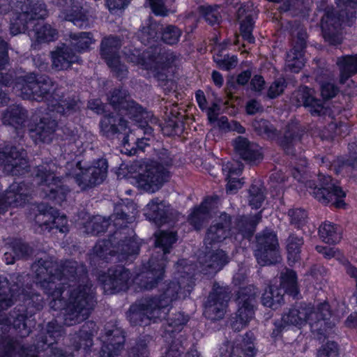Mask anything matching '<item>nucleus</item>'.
Returning <instances> with one entry per match:
<instances>
[{
  "label": "nucleus",
  "mask_w": 357,
  "mask_h": 357,
  "mask_svg": "<svg viewBox=\"0 0 357 357\" xmlns=\"http://www.w3.org/2000/svg\"><path fill=\"white\" fill-rule=\"evenodd\" d=\"M60 328L56 321L49 322L45 331L38 335L36 344L27 347L16 340L2 336L0 337V357H38V353L48 349L50 356L63 357L62 350L53 346L61 336Z\"/></svg>",
  "instance_id": "f257e3e1"
},
{
  "label": "nucleus",
  "mask_w": 357,
  "mask_h": 357,
  "mask_svg": "<svg viewBox=\"0 0 357 357\" xmlns=\"http://www.w3.org/2000/svg\"><path fill=\"white\" fill-rule=\"evenodd\" d=\"M107 100L112 108L120 115L129 116L137 123V130L143 131L145 135H151L153 127L146 121L150 116L144 108L132 99L130 94L123 87L116 88L110 91L107 95Z\"/></svg>",
  "instance_id": "f03ea898"
},
{
  "label": "nucleus",
  "mask_w": 357,
  "mask_h": 357,
  "mask_svg": "<svg viewBox=\"0 0 357 357\" xmlns=\"http://www.w3.org/2000/svg\"><path fill=\"white\" fill-rule=\"evenodd\" d=\"M10 6L13 15L10 33L13 36L24 33L29 23L47 16L45 4L39 0H12Z\"/></svg>",
  "instance_id": "7ed1b4c3"
},
{
  "label": "nucleus",
  "mask_w": 357,
  "mask_h": 357,
  "mask_svg": "<svg viewBox=\"0 0 357 357\" xmlns=\"http://www.w3.org/2000/svg\"><path fill=\"white\" fill-rule=\"evenodd\" d=\"M137 210L136 204L129 202L128 204H120L115 206L114 211L109 218L101 215L89 218L84 223V231L92 235H98L107 231L110 222L114 227L122 228L128 224L132 223L136 218Z\"/></svg>",
  "instance_id": "20e7f679"
},
{
  "label": "nucleus",
  "mask_w": 357,
  "mask_h": 357,
  "mask_svg": "<svg viewBox=\"0 0 357 357\" xmlns=\"http://www.w3.org/2000/svg\"><path fill=\"white\" fill-rule=\"evenodd\" d=\"M13 89L23 99L41 102L47 100L54 91V82L45 75L33 73L17 77Z\"/></svg>",
  "instance_id": "39448f33"
},
{
  "label": "nucleus",
  "mask_w": 357,
  "mask_h": 357,
  "mask_svg": "<svg viewBox=\"0 0 357 357\" xmlns=\"http://www.w3.org/2000/svg\"><path fill=\"white\" fill-rule=\"evenodd\" d=\"M292 175L298 181L304 183L307 188L313 190L314 197L322 204H331L338 208L345 205L342 199L345 197V192L333 182L331 176L319 175V184H316L313 181L306 180L297 169H294Z\"/></svg>",
  "instance_id": "423d86ee"
},
{
  "label": "nucleus",
  "mask_w": 357,
  "mask_h": 357,
  "mask_svg": "<svg viewBox=\"0 0 357 357\" xmlns=\"http://www.w3.org/2000/svg\"><path fill=\"white\" fill-rule=\"evenodd\" d=\"M166 306L159 298H144L132 304L128 312V317L132 325L147 326L151 321L165 318Z\"/></svg>",
  "instance_id": "0eeeda50"
},
{
  "label": "nucleus",
  "mask_w": 357,
  "mask_h": 357,
  "mask_svg": "<svg viewBox=\"0 0 357 357\" xmlns=\"http://www.w3.org/2000/svg\"><path fill=\"white\" fill-rule=\"evenodd\" d=\"M32 270L36 274L37 282L45 292L52 293L56 298L61 293L56 289L55 280L61 278L59 262L52 257L40 258L32 264Z\"/></svg>",
  "instance_id": "6e6552de"
},
{
  "label": "nucleus",
  "mask_w": 357,
  "mask_h": 357,
  "mask_svg": "<svg viewBox=\"0 0 357 357\" xmlns=\"http://www.w3.org/2000/svg\"><path fill=\"white\" fill-rule=\"evenodd\" d=\"M34 173L38 184L44 186L43 191L46 197L52 200L58 199L59 202L64 199L65 192L60 185L59 176H56L60 174V172L54 162L36 167Z\"/></svg>",
  "instance_id": "1a4fd4ad"
},
{
  "label": "nucleus",
  "mask_w": 357,
  "mask_h": 357,
  "mask_svg": "<svg viewBox=\"0 0 357 357\" xmlns=\"http://www.w3.org/2000/svg\"><path fill=\"white\" fill-rule=\"evenodd\" d=\"M126 227L117 228L111 235L112 252L120 262L132 260L139 252V244L135 238L134 231Z\"/></svg>",
  "instance_id": "9d476101"
},
{
  "label": "nucleus",
  "mask_w": 357,
  "mask_h": 357,
  "mask_svg": "<svg viewBox=\"0 0 357 357\" xmlns=\"http://www.w3.org/2000/svg\"><path fill=\"white\" fill-rule=\"evenodd\" d=\"M170 172L168 169L158 161H151L144 164L142 172L137 178V185L149 192H155L168 181Z\"/></svg>",
  "instance_id": "9b49d317"
},
{
  "label": "nucleus",
  "mask_w": 357,
  "mask_h": 357,
  "mask_svg": "<svg viewBox=\"0 0 357 357\" xmlns=\"http://www.w3.org/2000/svg\"><path fill=\"white\" fill-rule=\"evenodd\" d=\"M100 131L103 135L110 137L117 135L119 139L122 138V144L124 149L123 151L129 155H135L136 149H128L126 146L128 144L130 134L132 130L128 127V122L123 117H117L113 114L105 115L100 121Z\"/></svg>",
  "instance_id": "f8f14e48"
},
{
  "label": "nucleus",
  "mask_w": 357,
  "mask_h": 357,
  "mask_svg": "<svg viewBox=\"0 0 357 357\" xmlns=\"http://www.w3.org/2000/svg\"><path fill=\"white\" fill-rule=\"evenodd\" d=\"M291 101L296 107L303 106L312 116H322L330 114V109L326 103L318 99L314 89L307 86H300L291 96Z\"/></svg>",
  "instance_id": "ddd939ff"
},
{
  "label": "nucleus",
  "mask_w": 357,
  "mask_h": 357,
  "mask_svg": "<svg viewBox=\"0 0 357 357\" xmlns=\"http://www.w3.org/2000/svg\"><path fill=\"white\" fill-rule=\"evenodd\" d=\"M76 167L80 171L75 179L79 188L85 190L93 188L103 182L107 174V162L105 159L98 160L94 165L83 169L81 162H76Z\"/></svg>",
  "instance_id": "4468645a"
},
{
  "label": "nucleus",
  "mask_w": 357,
  "mask_h": 357,
  "mask_svg": "<svg viewBox=\"0 0 357 357\" xmlns=\"http://www.w3.org/2000/svg\"><path fill=\"white\" fill-rule=\"evenodd\" d=\"M230 298V291L228 288L215 283L213 291L209 294L204 305V316L211 320L222 319Z\"/></svg>",
  "instance_id": "2eb2a0df"
},
{
  "label": "nucleus",
  "mask_w": 357,
  "mask_h": 357,
  "mask_svg": "<svg viewBox=\"0 0 357 357\" xmlns=\"http://www.w3.org/2000/svg\"><path fill=\"white\" fill-rule=\"evenodd\" d=\"M24 155L22 149L20 151L15 146H6L0 151V166L8 174H23L29 167Z\"/></svg>",
  "instance_id": "dca6fc26"
},
{
  "label": "nucleus",
  "mask_w": 357,
  "mask_h": 357,
  "mask_svg": "<svg viewBox=\"0 0 357 357\" xmlns=\"http://www.w3.org/2000/svg\"><path fill=\"white\" fill-rule=\"evenodd\" d=\"M156 257H151L146 269L137 275L136 283L144 290H151L163 280L166 264L156 260Z\"/></svg>",
  "instance_id": "f3484780"
},
{
  "label": "nucleus",
  "mask_w": 357,
  "mask_h": 357,
  "mask_svg": "<svg viewBox=\"0 0 357 357\" xmlns=\"http://www.w3.org/2000/svg\"><path fill=\"white\" fill-rule=\"evenodd\" d=\"M320 26L324 40L331 45L339 44L341 42L340 37V19L337 12L330 6L324 8Z\"/></svg>",
  "instance_id": "a211bd4d"
},
{
  "label": "nucleus",
  "mask_w": 357,
  "mask_h": 357,
  "mask_svg": "<svg viewBox=\"0 0 357 357\" xmlns=\"http://www.w3.org/2000/svg\"><path fill=\"white\" fill-rule=\"evenodd\" d=\"M102 340L103 344L100 351V357L117 356L124 347V332L116 326H112V328H105Z\"/></svg>",
  "instance_id": "6ab92c4d"
},
{
  "label": "nucleus",
  "mask_w": 357,
  "mask_h": 357,
  "mask_svg": "<svg viewBox=\"0 0 357 357\" xmlns=\"http://www.w3.org/2000/svg\"><path fill=\"white\" fill-rule=\"evenodd\" d=\"M8 280L4 277L0 276V311L10 307L17 298H20V297H22L23 300H33L34 297H36V300L38 301V298L40 297L38 294H33L24 288H20L17 284H13L8 289V291L6 292L3 289L8 288Z\"/></svg>",
  "instance_id": "aec40b11"
},
{
  "label": "nucleus",
  "mask_w": 357,
  "mask_h": 357,
  "mask_svg": "<svg viewBox=\"0 0 357 357\" xmlns=\"http://www.w3.org/2000/svg\"><path fill=\"white\" fill-rule=\"evenodd\" d=\"M130 273L122 266H116L108 269L103 280V289L107 294H115L128 288Z\"/></svg>",
  "instance_id": "412c9836"
},
{
  "label": "nucleus",
  "mask_w": 357,
  "mask_h": 357,
  "mask_svg": "<svg viewBox=\"0 0 357 357\" xmlns=\"http://www.w3.org/2000/svg\"><path fill=\"white\" fill-rule=\"evenodd\" d=\"M306 303H301L290 307L282 314L280 322L275 323L272 335L277 337L283 330L284 326L301 327L306 324Z\"/></svg>",
  "instance_id": "4be33fe9"
},
{
  "label": "nucleus",
  "mask_w": 357,
  "mask_h": 357,
  "mask_svg": "<svg viewBox=\"0 0 357 357\" xmlns=\"http://www.w3.org/2000/svg\"><path fill=\"white\" fill-rule=\"evenodd\" d=\"M257 291L253 287L241 288L237 296L238 310L236 316L243 321L250 322L255 314V303Z\"/></svg>",
  "instance_id": "5701e85b"
},
{
  "label": "nucleus",
  "mask_w": 357,
  "mask_h": 357,
  "mask_svg": "<svg viewBox=\"0 0 357 357\" xmlns=\"http://www.w3.org/2000/svg\"><path fill=\"white\" fill-rule=\"evenodd\" d=\"M12 324L21 337H26L31 331V320L27 317L24 308H15L10 312L8 317L0 315V331H6Z\"/></svg>",
  "instance_id": "b1692460"
},
{
  "label": "nucleus",
  "mask_w": 357,
  "mask_h": 357,
  "mask_svg": "<svg viewBox=\"0 0 357 357\" xmlns=\"http://www.w3.org/2000/svg\"><path fill=\"white\" fill-rule=\"evenodd\" d=\"M68 298L66 303L74 305L77 307H84L91 310L94 306V296L91 286L87 284L77 287L69 284L68 286Z\"/></svg>",
  "instance_id": "393cba45"
},
{
  "label": "nucleus",
  "mask_w": 357,
  "mask_h": 357,
  "mask_svg": "<svg viewBox=\"0 0 357 357\" xmlns=\"http://www.w3.org/2000/svg\"><path fill=\"white\" fill-rule=\"evenodd\" d=\"M52 3L58 7L70 8V10L65 9L62 12L65 20L73 22L79 29L88 26V18L82 12V8L79 5L77 0H52Z\"/></svg>",
  "instance_id": "a878e982"
},
{
  "label": "nucleus",
  "mask_w": 357,
  "mask_h": 357,
  "mask_svg": "<svg viewBox=\"0 0 357 357\" xmlns=\"http://www.w3.org/2000/svg\"><path fill=\"white\" fill-rule=\"evenodd\" d=\"M231 217L226 213L220 216V222L212 225L207 229L204 238L206 249L213 244L220 243L231 234Z\"/></svg>",
  "instance_id": "bb28decb"
},
{
  "label": "nucleus",
  "mask_w": 357,
  "mask_h": 357,
  "mask_svg": "<svg viewBox=\"0 0 357 357\" xmlns=\"http://www.w3.org/2000/svg\"><path fill=\"white\" fill-rule=\"evenodd\" d=\"M236 18L239 23L240 33L243 40L249 44H253L255 37L252 35V31L255 26V20L251 6L248 4L241 5L236 11Z\"/></svg>",
  "instance_id": "cd10ccee"
},
{
  "label": "nucleus",
  "mask_w": 357,
  "mask_h": 357,
  "mask_svg": "<svg viewBox=\"0 0 357 357\" xmlns=\"http://www.w3.org/2000/svg\"><path fill=\"white\" fill-rule=\"evenodd\" d=\"M235 153L243 160L249 163H255L262 160V154L259 146L250 142L247 138L238 136L233 142Z\"/></svg>",
  "instance_id": "c85d7f7f"
},
{
  "label": "nucleus",
  "mask_w": 357,
  "mask_h": 357,
  "mask_svg": "<svg viewBox=\"0 0 357 357\" xmlns=\"http://www.w3.org/2000/svg\"><path fill=\"white\" fill-rule=\"evenodd\" d=\"M57 126L56 120L49 115L45 116L40 119L33 128L30 130L31 137L36 143H49L52 141Z\"/></svg>",
  "instance_id": "c756f323"
},
{
  "label": "nucleus",
  "mask_w": 357,
  "mask_h": 357,
  "mask_svg": "<svg viewBox=\"0 0 357 357\" xmlns=\"http://www.w3.org/2000/svg\"><path fill=\"white\" fill-rule=\"evenodd\" d=\"M261 219V213L254 215L241 216L236 218L232 231V234L235 235V239L241 241L244 238H251L255 231L256 226Z\"/></svg>",
  "instance_id": "7c9ffc66"
},
{
  "label": "nucleus",
  "mask_w": 357,
  "mask_h": 357,
  "mask_svg": "<svg viewBox=\"0 0 357 357\" xmlns=\"http://www.w3.org/2000/svg\"><path fill=\"white\" fill-rule=\"evenodd\" d=\"M155 248L151 257H156V260L167 264V254L170 252L172 245L176 241V233L174 231H160L155 233Z\"/></svg>",
  "instance_id": "2f4dec72"
},
{
  "label": "nucleus",
  "mask_w": 357,
  "mask_h": 357,
  "mask_svg": "<svg viewBox=\"0 0 357 357\" xmlns=\"http://www.w3.org/2000/svg\"><path fill=\"white\" fill-rule=\"evenodd\" d=\"M199 262L202 271L205 273H214L220 271L229 262V257L222 250H217L213 252H207L199 255Z\"/></svg>",
  "instance_id": "473e14b6"
},
{
  "label": "nucleus",
  "mask_w": 357,
  "mask_h": 357,
  "mask_svg": "<svg viewBox=\"0 0 357 357\" xmlns=\"http://www.w3.org/2000/svg\"><path fill=\"white\" fill-rule=\"evenodd\" d=\"M215 199H204L200 205L195 207L188 215V221L195 229L200 230L211 219V210L213 208Z\"/></svg>",
  "instance_id": "72a5a7b5"
},
{
  "label": "nucleus",
  "mask_w": 357,
  "mask_h": 357,
  "mask_svg": "<svg viewBox=\"0 0 357 357\" xmlns=\"http://www.w3.org/2000/svg\"><path fill=\"white\" fill-rule=\"evenodd\" d=\"M52 67L55 70H64L68 69L73 63H79V57L75 54L72 49L65 45L58 47L51 52Z\"/></svg>",
  "instance_id": "f704fd0d"
},
{
  "label": "nucleus",
  "mask_w": 357,
  "mask_h": 357,
  "mask_svg": "<svg viewBox=\"0 0 357 357\" xmlns=\"http://www.w3.org/2000/svg\"><path fill=\"white\" fill-rule=\"evenodd\" d=\"M31 192V188L25 183H13L6 190L4 201L9 206H22L28 202Z\"/></svg>",
  "instance_id": "c9c22d12"
},
{
  "label": "nucleus",
  "mask_w": 357,
  "mask_h": 357,
  "mask_svg": "<svg viewBox=\"0 0 357 357\" xmlns=\"http://www.w3.org/2000/svg\"><path fill=\"white\" fill-rule=\"evenodd\" d=\"M61 278L72 282H85L87 279V271L84 264L75 261H66L59 264Z\"/></svg>",
  "instance_id": "e433bc0d"
},
{
  "label": "nucleus",
  "mask_w": 357,
  "mask_h": 357,
  "mask_svg": "<svg viewBox=\"0 0 357 357\" xmlns=\"http://www.w3.org/2000/svg\"><path fill=\"white\" fill-rule=\"evenodd\" d=\"M185 291L178 280L176 282H165L160 284L159 298L167 307L172 301L181 297L185 298L191 292Z\"/></svg>",
  "instance_id": "4c0bfd02"
},
{
  "label": "nucleus",
  "mask_w": 357,
  "mask_h": 357,
  "mask_svg": "<svg viewBox=\"0 0 357 357\" xmlns=\"http://www.w3.org/2000/svg\"><path fill=\"white\" fill-rule=\"evenodd\" d=\"M149 216L158 227L169 222L171 220L172 213L169 206H166L164 201L159 198L153 199L148 204Z\"/></svg>",
  "instance_id": "58836bf2"
},
{
  "label": "nucleus",
  "mask_w": 357,
  "mask_h": 357,
  "mask_svg": "<svg viewBox=\"0 0 357 357\" xmlns=\"http://www.w3.org/2000/svg\"><path fill=\"white\" fill-rule=\"evenodd\" d=\"M304 130L296 124L288 125L281 137L278 139V144L287 155H294V144L301 140Z\"/></svg>",
  "instance_id": "ea45409f"
},
{
  "label": "nucleus",
  "mask_w": 357,
  "mask_h": 357,
  "mask_svg": "<svg viewBox=\"0 0 357 357\" xmlns=\"http://www.w3.org/2000/svg\"><path fill=\"white\" fill-rule=\"evenodd\" d=\"M82 102L78 96H62L55 103L52 104V110L57 113L68 116L80 111Z\"/></svg>",
  "instance_id": "a19ab883"
},
{
  "label": "nucleus",
  "mask_w": 357,
  "mask_h": 357,
  "mask_svg": "<svg viewBox=\"0 0 357 357\" xmlns=\"http://www.w3.org/2000/svg\"><path fill=\"white\" fill-rule=\"evenodd\" d=\"M177 272L176 279L183 285V288L187 291H191L195 282L193 276L195 272V266L189 264L187 260H179L176 266Z\"/></svg>",
  "instance_id": "79ce46f5"
},
{
  "label": "nucleus",
  "mask_w": 357,
  "mask_h": 357,
  "mask_svg": "<svg viewBox=\"0 0 357 357\" xmlns=\"http://www.w3.org/2000/svg\"><path fill=\"white\" fill-rule=\"evenodd\" d=\"M255 340L252 333H246L241 342H234L229 357L255 356L257 350L254 345Z\"/></svg>",
  "instance_id": "37998d69"
},
{
  "label": "nucleus",
  "mask_w": 357,
  "mask_h": 357,
  "mask_svg": "<svg viewBox=\"0 0 357 357\" xmlns=\"http://www.w3.org/2000/svg\"><path fill=\"white\" fill-rule=\"evenodd\" d=\"M96 333V325L94 322L85 323L74 337L73 345L77 351L83 349H89L93 345V337Z\"/></svg>",
  "instance_id": "c03bdc74"
},
{
  "label": "nucleus",
  "mask_w": 357,
  "mask_h": 357,
  "mask_svg": "<svg viewBox=\"0 0 357 357\" xmlns=\"http://www.w3.org/2000/svg\"><path fill=\"white\" fill-rule=\"evenodd\" d=\"M336 64L340 73V82L342 84L349 77L357 73V55H345L337 57Z\"/></svg>",
  "instance_id": "a18cd8bd"
},
{
  "label": "nucleus",
  "mask_w": 357,
  "mask_h": 357,
  "mask_svg": "<svg viewBox=\"0 0 357 357\" xmlns=\"http://www.w3.org/2000/svg\"><path fill=\"white\" fill-rule=\"evenodd\" d=\"M27 118V112L19 105L8 107L2 115V121L5 125L14 127L22 126Z\"/></svg>",
  "instance_id": "49530a36"
},
{
  "label": "nucleus",
  "mask_w": 357,
  "mask_h": 357,
  "mask_svg": "<svg viewBox=\"0 0 357 357\" xmlns=\"http://www.w3.org/2000/svg\"><path fill=\"white\" fill-rule=\"evenodd\" d=\"M161 29L160 25L149 16L138 30L137 36L140 41L146 45L156 40L158 33Z\"/></svg>",
  "instance_id": "de8ad7c7"
},
{
  "label": "nucleus",
  "mask_w": 357,
  "mask_h": 357,
  "mask_svg": "<svg viewBox=\"0 0 357 357\" xmlns=\"http://www.w3.org/2000/svg\"><path fill=\"white\" fill-rule=\"evenodd\" d=\"M121 45L120 37L116 36L105 37L100 44L101 56L106 62L110 59L119 58V50Z\"/></svg>",
  "instance_id": "09e8293b"
},
{
  "label": "nucleus",
  "mask_w": 357,
  "mask_h": 357,
  "mask_svg": "<svg viewBox=\"0 0 357 357\" xmlns=\"http://www.w3.org/2000/svg\"><path fill=\"white\" fill-rule=\"evenodd\" d=\"M91 310L84 307H77L66 303L63 314V324L68 326L76 325L86 320Z\"/></svg>",
  "instance_id": "8fccbe9b"
},
{
  "label": "nucleus",
  "mask_w": 357,
  "mask_h": 357,
  "mask_svg": "<svg viewBox=\"0 0 357 357\" xmlns=\"http://www.w3.org/2000/svg\"><path fill=\"white\" fill-rule=\"evenodd\" d=\"M113 243L111 241V235L107 239L99 240L90 253V259L93 262L98 260H107L110 257H114V252H112Z\"/></svg>",
  "instance_id": "3c124183"
},
{
  "label": "nucleus",
  "mask_w": 357,
  "mask_h": 357,
  "mask_svg": "<svg viewBox=\"0 0 357 357\" xmlns=\"http://www.w3.org/2000/svg\"><path fill=\"white\" fill-rule=\"evenodd\" d=\"M284 291L278 286L270 285L261 296V303L263 305L277 309L282 303Z\"/></svg>",
  "instance_id": "603ef678"
},
{
  "label": "nucleus",
  "mask_w": 357,
  "mask_h": 357,
  "mask_svg": "<svg viewBox=\"0 0 357 357\" xmlns=\"http://www.w3.org/2000/svg\"><path fill=\"white\" fill-rule=\"evenodd\" d=\"M144 56L156 64L158 68H166L169 67L174 61V56L172 53L162 51L160 48H150Z\"/></svg>",
  "instance_id": "864d4df0"
},
{
  "label": "nucleus",
  "mask_w": 357,
  "mask_h": 357,
  "mask_svg": "<svg viewBox=\"0 0 357 357\" xmlns=\"http://www.w3.org/2000/svg\"><path fill=\"white\" fill-rule=\"evenodd\" d=\"M280 279L281 289L284 291V293L294 296L298 294L297 276L294 271L285 268L281 272Z\"/></svg>",
  "instance_id": "5fc2aeb1"
},
{
  "label": "nucleus",
  "mask_w": 357,
  "mask_h": 357,
  "mask_svg": "<svg viewBox=\"0 0 357 357\" xmlns=\"http://www.w3.org/2000/svg\"><path fill=\"white\" fill-rule=\"evenodd\" d=\"M255 257L261 266L275 264L281 261L280 248L257 249Z\"/></svg>",
  "instance_id": "6e6d98bb"
},
{
  "label": "nucleus",
  "mask_w": 357,
  "mask_h": 357,
  "mask_svg": "<svg viewBox=\"0 0 357 357\" xmlns=\"http://www.w3.org/2000/svg\"><path fill=\"white\" fill-rule=\"evenodd\" d=\"M319 234L322 241L328 244H335L341 239L339 228L331 222H324L320 225Z\"/></svg>",
  "instance_id": "4d7b16f0"
},
{
  "label": "nucleus",
  "mask_w": 357,
  "mask_h": 357,
  "mask_svg": "<svg viewBox=\"0 0 357 357\" xmlns=\"http://www.w3.org/2000/svg\"><path fill=\"white\" fill-rule=\"evenodd\" d=\"M69 38L71 46L79 52L88 50L95 41L91 32L70 33Z\"/></svg>",
  "instance_id": "13d9d810"
},
{
  "label": "nucleus",
  "mask_w": 357,
  "mask_h": 357,
  "mask_svg": "<svg viewBox=\"0 0 357 357\" xmlns=\"http://www.w3.org/2000/svg\"><path fill=\"white\" fill-rule=\"evenodd\" d=\"M304 243L303 236L291 234L287 239V250L289 261L293 263L301 259V247Z\"/></svg>",
  "instance_id": "bf43d9fd"
},
{
  "label": "nucleus",
  "mask_w": 357,
  "mask_h": 357,
  "mask_svg": "<svg viewBox=\"0 0 357 357\" xmlns=\"http://www.w3.org/2000/svg\"><path fill=\"white\" fill-rule=\"evenodd\" d=\"M38 213L35 215V221L40 226L50 227L54 216L58 214V211L52 206L41 203L38 206Z\"/></svg>",
  "instance_id": "052dcab7"
},
{
  "label": "nucleus",
  "mask_w": 357,
  "mask_h": 357,
  "mask_svg": "<svg viewBox=\"0 0 357 357\" xmlns=\"http://www.w3.org/2000/svg\"><path fill=\"white\" fill-rule=\"evenodd\" d=\"M34 38L38 43H49L54 40L58 32L50 24H45L36 26L34 29Z\"/></svg>",
  "instance_id": "680f3d73"
},
{
  "label": "nucleus",
  "mask_w": 357,
  "mask_h": 357,
  "mask_svg": "<svg viewBox=\"0 0 357 357\" xmlns=\"http://www.w3.org/2000/svg\"><path fill=\"white\" fill-rule=\"evenodd\" d=\"M305 311L307 312L306 324H310L312 331L321 333L325 321L310 304L306 303Z\"/></svg>",
  "instance_id": "e2e57ef3"
},
{
  "label": "nucleus",
  "mask_w": 357,
  "mask_h": 357,
  "mask_svg": "<svg viewBox=\"0 0 357 357\" xmlns=\"http://www.w3.org/2000/svg\"><path fill=\"white\" fill-rule=\"evenodd\" d=\"M254 130L259 135L268 138H275L278 135L277 129L267 120L255 119L252 123Z\"/></svg>",
  "instance_id": "0e129e2a"
},
{
  "label": "nucleus",
  "mask_w": 357,
  "mask_h": 357,
  "mask_svg": "<svg viewBox=\"0 0 357 357\" xmlns=\"http://www.w3.org/2000/svg\"><path fill=\"white\" fill-rule=\"evenodd\" d=\"M166 339L171 338L169 342V347L162 357H179L181 354L183 352V336L178 333H172V336L165 335Z\"/></svg>",
  "instance_id": "69168bd1"
},
{
  "label": "nucleus",
  "mask_w": 357,
  "mask_h": 357,
  "mask_svg": "<svg viewBox=\"0 0 357 357\" xmlns=\"http://www.w3.org/2000/svg\"><path fill=\"white\" fill-rule=\"evenodd\" d=\"M257 249L280 248L276 234L268 230L256 236Z\"/></svg>",
  "instance_id": "338daca9"
},
{
  "label": "nucleus",
  "mask_w": 357,
  "mask_h": 357,
  "mask_svg": "<svg viewBox=\"0 0 357 357\" xmlns=\"http://www.w3.org/2000/svg\"><path fill=\"white\" fill-rule=\"evenodd\" d=\"M303 66V53L291 50L287 55L286 68L292 72L297 73Z\"/></svg>",
  "instance_id": "774afa93"
}]
</instances>
